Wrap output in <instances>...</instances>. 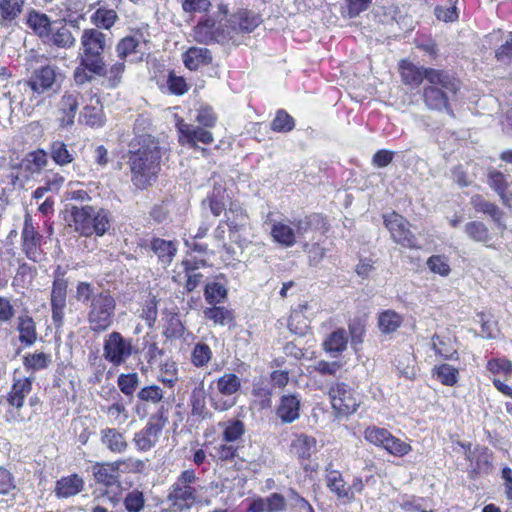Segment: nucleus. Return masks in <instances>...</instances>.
<instances>
[{
	"mask_svg": "<svg viewBox=\"0 0 512 512\" xmlns=\"http://www.w3.org/2000/svg\"><path fill=\"white\" fill-rule=\"evenodd\" d=\"M391 433L385 429L376 426L366 428L364 432L365 439L376 446L386 448V444L390 439Z\"/></svg>",
	"mask_w": 512,
	"mask_h": 512,
	"instance_id": "nucleus-51",
	"label": "nucleus"
},
{
	"mask_svg": "<svg viewBox=\"0 0 512 512\" xmlns=\"http://www.w3.org/2000/svg\"><path fill=\"white\" fill-rule=\"evenodd\" d=\"M27 25L42 40L49 37V33L53 29V22L50 18L39 11L31 10L27 16Z\"/></svg>",
	"mask_w": 512,
	"mask_h": 512,
	"instance_id": "nucleus-25",
	"label": "nucleus"
},
{
	"mask_svg": "<svg viewBox=\"0 0 512 512\" xmlns=\"http://www.w3.org/2000/svg\"><path fill=\"white\" fill-rule=\"evenodd\" d=\"M291 449L299 458L308 459L316 452L317 441L312 436L299 434L293 439Z\"/></svg>",
	"mask_w": 512,
	"mask_h": 512,
	"instance_id": "nucleus-32",
	"label": "nucleus"
},
{
	"mask_svg": "<svg viewBox=\"0 0 512 512\" xmlns=\"http://www.w3.org/2000/svg\"><path fill=\"white\" fill-rule=\"evenodd\" d=\"M16 331L19 333V342L24 346L34 345L38 339L37 327L34 319L24 312L16 318Z\"/></svg>",
	"mask_w": 512,
	"mask_h": 512,
	"instance_id": "nucleus-19",
	"label": "nucleus"
},
{
	"mask_svg": "<svg viewBox=\"0 0 512 512\" xmlns=\"http://www.w3.org/2000/svg\"><path fill=\"white\" fill-rule=\"evenodd\" d=\"M204 296L209 304L216 305L227 297V289L224 284L216 280L210 281L205 285Z\"/></svg>",
	"mask_w": 512,
	"mask_h": 512,
	"instance_id": "nucleus-42",
	"label": "nucleus"
},
{
	"mask_svg": "<svg viewBox=\"0 0 512 512\" xmlns=\"http://www.w3.org/2000/svg\"><path fill=\"white\" fill-rule=\"evenodd\" d=\"M426 82L422 93L426 107L452 114L449 100L459 90V81L446 71L430 69L426 75Z\"/></svg>",
	"mask_w": 512,
	"mask_h": 512,
	"instance_id": "nucleus-3",
	"label": "nucleus"
},
{
	"mask_svg": "<svg viewBox=\"0 0 512 512\" xmlns=\"http://www.w3.org/2000/svg\"><path fill=\"white\" fill-rule=\"evenodd\" d=\"M108 417L113 419L117 424H123L127 421L129 415L128 411L121 401H116L106 408Z\"/></svg>",
	"mask_w": 512,
	"mask_h": 512,
	"instance_id": "nucleus-64",
	"label": "nucleus"
},
{
	"mask_svg": "<svg viewBox=\"0 0 512 512\" xmlns=\"http://www.w3.org/2000/svg\"><path fill=\"white\" fill-rule=\"evenodd\" d=\"M204 317L216 325L224 326L233 320L231 311L225 307L213 305L203 311Z\"/></svg>",
	"mask_w": 512,
	"mask_h": 512,
	"instance_id": "nucleus-47",
	"label": "nucleus"
},
{
	"mask_svg": "<svg viewBox=\"0 0 512 512\" xmlns=\"http://www.w3.org/2000/svg\"><path fill=\"white\" fill-rule=\"evenodd\" d=\"M487 370L492 374L502 373L508 380L512 375V362L505 358L492 359L487 363Z\"/></svg>",
	"mask_w": 512,
	"mask_h": 512,
	"instance_id": "nucleus-62",
	"label": "nucleus"
},
{
	"mask_svg": "<svg viewBox=\"0 0 512 512\" xmlns=\"http://www.w3.org/2000/svg\"><path fill=\"white\" fill-rule=\"evenodd\" d=\"M271 236L283 247H292L296 243V233L293 227L281 221H271Z\"/></svg>",
	"mask_w": 512,
	"mask_h": 512,
	"instance_id": "nucleus-27",
	"label": "nucleus"
},
{
	"mask_svg": "<svg viewBox=\"0 0 512 512\" xmlns=\"http://www.w3.org/2000/svg\"><path fill=\"white\" fill-rule=\"evenodd\" d=\"M287 501L295 512H315L312 505L292 488L288 490Z\"/></svg>",
	"mask_w": 512,
	"mask_h": 512,
	"instance_id": "nucleus-58",
	"label": "nucleus"
},
{
	"mask_svg": "<svg viewBox=\"0 0 512 512\" xmlns=\"http://www.w3.org/2000/svg\"><path fill=\"white\" fill-rule=\"evenodd\" d=\"M81 94L78 91H66L59 103V123L62 128L71 127L74 124V119L77 114Z\"/></svg>",
	"mask_w": 512,
	"mask_h": 512,
	"instance_id": "nucleus-17",
	"label": "nucleus"
},
{
	"mask_svg": "<svg viewBox=\"0 0 512 512\" xmlns=\"http://www.w3.org/2000/svg\"><path fill=\"white\" fill-rule=\"evenodd\" d=\"M383 221L395 243L409 249L421 248L417 237L409 229L410 223L402 215L391 212L383 215Z\"/></svg>",
	"mask_w": 512,
	"mask_h": 512,
	"instance_id": "nucleus-10",
	"label": "nucleus"
},
{
	"mask_svg": "<svg viewBox=\"0 0 512 512\" xmlns=\"http://www.w3.org/2000/svg\"><path fill=\"white\" fill-rule=\"evenodd\" d=\"M151 250L158 257L159 262L164 266H168L177 254V246L173 241L154 238L150 243Z\"/></svg>",
	"mask_w": 512,
	"mask_h": 512,
	"instance_id": "nucleus-29",
	"label": "nucleus"
},
{
	"mask_svg": "<svg viewBox=\"0 0 512 512\" xmlns=\"http://www.w3.org/2000/svg\"><path fill=\"white\" fill-rule=\"evenodd\" d=\"M177 128L181 135L180 140L185 141L192 147H195L197 142L211 144L214 140L212 133L204 127L181 121L177 124Z\"/></svg>",
	"mask_w": 512,
	"mask_h": 512,
	"instance_id": "nucleus-18",
	"label": "nucleus"
},
{
	"mask_svg": "<svg viewBox=\"0 0 512 512\" xmlns=\"http://www.w3.org/2000/svg\"><path fill=\"white\" fill-rule=\"evenodd\" d=\"M161 148L150 136H141L137 143L132 142L128 151L127 164L132 183L140 189L152 184L160 171Z\"/></svg>",
	"mask_w": 512,
	"mask_h": 512,
	"instance_id": "nucleus-1",
	"label": "nucleus"
},
{
	"mask_svg": "<svg viewBox=\"0 0 512 512\" xmlns=\"http://www.w3.org/2000/svg\"><path fill=\"white\" fill-rule=\"evenodd\" d=\"M49 153L53 161L60 166L70 164L74 160V152L68 150L67 145L59 140L51 143Z\"/></svg>",
	"mask_w": 512,
	"mask_h": 512,
	"instance_id": "nucleus-41",
	"label": "nucleus"
},
{
	"mask_svg": "<svg viewBox=\"0 0 512 512\" xmlns=\"http://www.w3.org/2000/svg\"><path fill=\"white\" fill-rule=\"evenodd\" d=\"M413 363L414 359L409 352L399 355L395 359V365L399 375L410 380L414 379L416 376Z\"/></svg>",
	"mask_w": 512,
	"mask_h": 512,
	"instance_id": "nucleus-52",
	"label": "nucleus"
},
{
	"mask_svg": "<svg viewBox=\"0 0 512 512\" xmlns=\"http://www.w3.org/2000/svg\"><path fill=\"white\" fill-rule=\"evenodd\" d=\"M125 68V62L120 59H118V61L112 64L109 68L106 67V62L104 61L102 73L94 74L104 77L108 83L107 86L109 88H115L122 82V76L124 74Z\"/></svg>",
	"mask_w": 512,
	"mask_h": 512,
	"instance_id": "nucleus-36",
	"label": "nucleus"
},
{
	"mask_svg": "<svg viewBox=\"0 0 512 512\" xmlns=\"http://www.w3.org/2000/svg\"><path fill=\"white\" fill-rule=\"evenodd\" d=\"M333 409L340 415H350L359 406L358 395L345 383H336L329 390Z\"/></svg>",
	"mask_w": 512,
	"mask_h": 512,
	"instance_id": "nucleus-13",
	"label": "nucleus"
},
{
	"mask_svg": "<svg viewBox=\"0 0 512 512\" xmlns=\"http://www.w3.org/2000/svg\"><path fill=\"white\" fill-rule=\"evenodd\" d=\"M48 155L42 150L38 149L29 152L20 162L19 167L28 175L39 174L43 168L47 166Z\"/></svg>",
	"mask_w": 512,
	"mask_h": 512,
	"instance_id": "nucleus-26",
	"label": "nucleus"
},
{
	"mask_svg": "<svg viewBox=\"0 0 512 512\" xmlns=\"http://www.w3.org/2000/svg\"><path fill=\"white\" fill-rule=\"evenodd\" d=\"M52 363V357L50 354L44 352H34L28 354L23 359L24 367L27 370L38 371L49 367Z\"/></svg>",
	"mask_w": 512,
	"mask_h": 512,
	"instance_id": "nucleus-43",
	"label": "nucleus"
},
{
	"mask_svg": "<svg viewBox=\"0 0 512 512\" xmlns=\"http://www.w3.org/2000/svg\"><path fill=\"white\" fill-rule=\"evenodd\" d=\"M140 37L129 35L122 38L115 47L118 59L126 61V59L139 52Z\"/></svg>",
	"mask_w": 512,
	"mask_h": 512,
	"instance_id": "nucleus-39",
	"label": "nucleus"
},
{
	"mask_svg": "<svg viewBox=\"0 0 512 512\" xmlns=\"http://www.w3.org/2000/svg\"><path fill=\"white\" fill-rule=\"evenodd\" d=\"M372 0H345L341 7L342 14L349 18L357 17L361 12L368 9Z\"/></svg>",
	"mask_w": 512,
	"mask_h": 512,
	"instance_id": "nucleus-60",
	"label": "nucleus"
},
{
	"mask_svg": "<svg viewBox=\"0 0 512 512\" xmlns=\"http://www.w3.org/2000/svg\"><path fill=\"white\" fill-rule=\"evenodd\" d=\"M245 433V425L241 420L233 419L224 423L223 439L227 442H234Z\"/></svg>",
	"mask_w": 512,
	"mask_h": 512,
	"instance_id": "nucleus-55",
	"label": "nucleus"
},
{
	"mask_svg": "<svg viewBox=\"0 0 512 512\" xmlns=\"http://www.w3.org/2000/svg\"><path fill=\"white\" fill-rule=\"evenodd\" d=\"M427 266L433 273L441 276H447L451 271L446 257L442 255H433L429 257L427 260Z\"/></svg>",
	"mask_w": 512,
	"mask_h": 512,
	"instance_id": "nucleus-63",
	"label": "nucleus"
},
{
	"mask_svg": "<svg viewBox=\"0 0 512 512\" xmlns=\"http://www.w3.org/2000/svg\"><path fill=\"white\" fill-rule=\"evenodd\" d=\"M137 350L131 338H125L120 332L113 331L104 339L103 357L114 366H120Z\"/></svg>",
	"mask_w": 512,
	"mask_h": 512,
	"instance_id": "nucleus-8",
	"label": "nucleus"
},
{
	"mask_svg": "<svg viewBox=\"0 0 512 512\" xmlns=\"http://www.w3.org/2000/svg\"><path fill=\"white\" fill-rule=\"evenodd\" d=\"M401 323V316L391 310L382 312L378 317L379 329L385 334L395 332L400 327Z\"/></svg>",
	"mask_w": 512,
	"mask_h": 512,
	"instance_id": "nucleus-44",
	"label": "nucleus"
},
{
	"mask_svg": "<svg viewBox=\"0 0 512 512\" xmlns=\"http://www.w3.org/2000/svg\"><path fill=\"white\" fill-rule=\"evenodd\" d=\"M230 18L231 22L237 26V32L241 39L245 34H249L257 28L262 21L259 14L247 9L239 10L232 14Z\"/></svg>",
	"mask_w": 512,
	"mask_h": 512,
	"instance_id": "nucleus-22",
	"label": "nucleus"
},
{
	"mask_svg": "<svg viewBox=\"0 0 512 512\" xmlns=\"http://www.w3.org/2000/svg\"><path fill=\"white\" fill-rule=\"evenodd\" d=\"M471 204L477 212L489 215L497 224L501 223L504 213L496 204L485 200L478 194L471 197Z\"/></svg>",
	"mask_w": 512,
	"mask_h": 512,
	"instance_id": "nucleus-35",
	"label": "nucleus"
},
{
	"mask_svg": "<svg viewBox=\"0 0 512 512\" xmlns=\"http://www.w3.org/2000/svg\"><path fill=\"white\" fill-rule=\"evenodd\" d=\"M195 38L198 42L205 44L217 42L238 45L241 42L237 26L231 22V18L227 19L225 23L220 21L218 25L213 19L207 18L196 26Z\"/></svg>",
	"mask_w": 512,
	"mask_h": 512,
	"instance_id": "nucleus-6",
	"label": "nucleus"
},
{
	"mask_svg": "<svg viewBox=\"0 0 512 512\" xmlns=\"http://www.w3.org/2000/svg\"><path fill=\"white\" fill-rule=\"evenodd\" d=\"M42 238V235L26 220L21 234L22 252L29 260L36 263L41 262L45 257V253L41 248Z\"/></svg>",
	"mask_w": 512,
	"mask_h": 512,
	"instance_id": "nucleus-15",
	"label": "nucleus"
},
{
	"mask_svg": "<svg viewBox=\"0 0 512 512\" xmlns=\"http://www.w3.org/2000/svg\"><path fill=\"white\" fill-rule=\"evenodd\" d=\"M140 384L139 375L136 372L120 374L117 379L119 390L126 396L131 397L136 392Z\"/></svg>",
	"mask_w": 512,
	"mask_h": 512,
	"instance_id": "nucleus-49",
	"label": "nucleus"
},
{
	"mask_svg": "<svg viewBox=\"0 0 512 512\" xmlns=\"http://www.w3.org/2000/svg\"><path fill=\"white\" fill-rule=\"evenodd\" d=\"M183 62L189 70H197L200 66L212 62L210 50L203 47H191L183 54Z\"/></svg>",
	"mask_w": 512,
	"mask_h": 512,
	"instance_id": "nucleus-28",
	"label": "nucleus"
},
{
	"mask_svg": "<svg viewBox=\"0 0 512 512\" xmlns=\"http://www.w3.org/2000/svg\"><path fill=\"white\" fill-rule=\"evenodd\" d=\"M75 37L71 30L66 25H61L58 28L53 27L43 43L55 45L58 48L69 49L75 45Z\"/></svg>",
	"mask_w": 512,
	"mask_h": 512,
	"instance_id": "nucleus-30",
	"label": "nucleus"
},
{
	"mask_svg": "<svg viewBox=\"0 0 512 512\" xmlns=\"http://www.w3.org/2000/svg\"><path fill=\"white\" fill-rule=\"evenodd\" d=\"M241 388V379L232 373H227L221 376L217 380V389L218 391L225 395L231 396L238 392Z\"/></svg>",
	"mask_w": 512,
	"mask_h": 512,
	"instance_id": "nucleus-46",
	"label": "nucleus"
},
{
	"mask_svg": "<svg viewBox=\"0 0 512 512\" xmlns=\"http://www.w3.org/2000/svg\"><path fill=\"white\" fill-rule=\"evenodd\" d=\"M83 486V479L77 474H73L58 480L55 491L58 497L67 498L78 494Z\"/></svg>",
	"mask_w": 512,
	"mask_h": 512,
	"instance_id": "nucleus-31",
	"label": "nucleus"
},
{
	"mask_svg": "<svg viewBox=\"0 0 512 512\" xmlns=\"http://www.w3.org/2000/svg\"><path fill=\"white\" fill-rule=\"evenodd\" d=\"M92 472L96 483L105 487L102 496H107L114 504L117 503L122 491L119 464H114V462L96 463L92 467Z\"/></svg>",
	"mask_w": 512,
	"mask_h": 512,
	"instance_id": "nucleus-7",
	"label": "nucleus"
},
{
	"mask_svg": "<svg viewBox=\"0 0 512 512\" xmlns=\"http://www.w3.org/2000/svg\"><path fill=\"white\" fill-rule=\"evenodd\" d=\"M432 349L444 359H456L457 349L450 337L435 334L432 337Z\"/></svg>",
	"mask_w": 512,
	"mask_h": 512,
	"instance_id": "nucleus-37",
	"label": "nucleus"
},
{
	"mask_svg": "<svg viewBox=\"0 0 512 512\" xmlns=\"http://www.w3.org/2000/svg\"><path fill=\"white\" fill-rule=\"evenodd\" d=\"M32 381L30 378H23L16 380L7 396V402L10 405V410L6 414L7 421L22 422L29 417L21 413L26 396L31 392Z\"/></svg>",
	"mask_w": 512,
	"mask_h": 512,
	"instance_id": "nucleus-12",
	"label": "nucleus"
},
{
	"mask_svg": "<svg viewBox=\"0 0 512 512\" xmlns=\"http://www.w3.org/2000/svg\"><path fill=\"white\" fill-rule=\"evenodd\" d=\"M110 38L97 28L84 29L80 38L81 64L91 73H102L104 65V52L108 47Z\"/></svg>",
	"mask_w": 512,
	"mask_h": 512,
	"instance_id": "nucleus-5",
	"label": "nucleus"
},
{
	"mask_svg": "<svg viewBox=\"0 0 512 512\" xmlns=\"http://www.w3.org/2000/svg\"><path fill=\"white\" fill-rule=\"evenodd\" d=\"M212 358V350L205 343H197L192 351L191 360L196 367L206 366Z\"/></svg>",
	"mask_w": 512,
	"mask_h": 512,
	"instance_id": "nucleus-57",
	"label": "nucleus"
},
{
	"mask_svg": "<svg viewBox=\"0 0 512 512\" xmlns=\"http://www.w3.org/2000/svg\"><path fill=\"white\" fill-rule=\"evenodd\" d=\"M165 398V391L156 384L146 385L137 392L138 403L136 404V413L140 415L141 408L148 406H162L161 403Z\"/></svg>",
	"mask_w": 512,
	"mask_h": 512,
	"instance_id": "nucleus-21",
	"label": "nucleus"
},
{
	"mask_svg": "<svg viewBox=\"0 0 512 512\" xmlns=\"http://www.w3.org/2000/svg\"><path fill=\"white\" fill-rule=\"evenodd\" d=\"M75 297L87 306V321L91 331L104 332L113 324L116 301L109 290L97 288L88 282H79Z\"/></svg>",
	"mask_w": 512,
	"mask_h": 512,
	"instance_id": "nucleus-2",
	"label": "nucleus"
},
{
	"mask_svg": "<svg viewBox=\"0 0 512 512\" xmlns=\"http://www.w3.org/2000/svg\"><path fill=\"white\" fill-rule=\"evenodd\" d=\"M158 300L155 296H149L142 307L140 317L145 320L149 328H153L158 316Z\"/></svg>",
	"mask_w": 512,
	"mask_h": 512,
	"instance_id": "nucleus-56",
	"label": "nucleus"
},
{
	"mask_svg": "<svg viewBox=\"0 0 512 512\" xmlns=\"http://www.w3.org/2000/svg\"><path fill=\"white\" fill-rule=\"evenodd\" d=\"M347 343V332L344 329H337L327 337L323 345L327 352L334 353V356H337L346 349Z\"/></svg>",
	"mask_w": 512,
	"mask_h": 512,
	"instance_id": "nucleus-38",
	"label": "nucleus"
},
{
	"mask_svg": "<svg viewBox=\"0 0 512 512\" xmlns=\"http://www.w3.org/2000/svg\"><path fill=\"white\" fill-rule=\"evenodd\" d=\"M64 80V74L56 65L46 64L35 69L28 81L30 88L38 93L57 92Z\"/></svg>",
	"mask_w": 512,
	"mask_h": 512,
	"instance_id": "nucleus-9",
	"label": "nucleus"
},
{
	"mask_svg": "<svg viewBox=\"0 0 512 512\" xmlns=\"http://www.w3.org/2000/svg\"><path fill=\"white\" fill-rule=\"evenodd\" d=\"M80 119H83L85 124L91 127H100L104 123L102 110L97 107L86 106L80 114Z\"/></svg>",
	"mask_w": 512,
	"mask_h": 512,
	"instance_id": "nucleus-61",
	"label": "nucleus"
},
{
	"mask_svg": "<svg viewBox=\"0 0 512 512\" xmlns=\"http://www.w3.org/2000/svg\"><path fill=\"white\" fill-rule=\"evenodd\" d=\"M25 0H0V24L10 25L23 11Z\"/></svg>",
	"mask_w": 512,
	"mask_h": 512,
	"instance_id": "nucleus-34",
	"label": "nucleus"
},
{
	"mask_svg": "<svg viewBox=\"0 0 512 512\" xmlns=\"http://www.w3.org/2000/svg\"><path fill=\"white\" fill-rule=\"evenodd\" d=\"M294 126V119L284 110H278L271 123V129L275 132H289Z\"/></svg>",
	"mask_w": 512,
	"mask_h": 512,
	"instance_id": "nucleus-59",
	"label": "nucleus"
},
{
	"mask_svg": "<svg viewBox=\"0 0 512 512\" xmlns=\"http://www.w3.org/2000/svg\"><path fill=\"white\" fill-rule=\"evenodd\" d=\"M75 231L85 237L92 235L103 236L110 228L112 215L104 208L85 205L82 207L72 206Z\"/></svg>",
	"mask_w": 512,
	"mask_h": 512,
	"instance_id": "nucleus-4",
	"label": "nucleus"
},
{
	"mask_svg": "<svg viewBox=\"0 0 512 512\" xmlns=\"http://www.w3.org/2000/svg\"><path fill=\"white\" fill-rule=\"evenodd\" d=\"M168 422V417L164 407L158 409L153 414L146 426L134 435V443L138 450L148 451L154 447L159 439V436Z\"/></svg>",
	"mask_w": 512,
	"mask_h": 512,
	"instance_id": "nucleus-11",
	"label": "nucleus"
},
{
	"mask_svg": "<svg viewBox=\"0 0 512 512\" xmlns=\"http://www.w3.org/2000/svg\"><path fill=\"white\" fill-rule=\"evenodd\" d=\"M123 504L128 512H141L145 507V497L142 491L133 489L123 499Z\"/></svg>",
	"mask_w": 512,
	"mask_h": 512,
	"instance_id": "nucleus-53",
	"label": "nucleus"
},
{
	"mask_svg": "<svg viewBox=\"0 0 512 512\" xmlns=\"http://www.w3.org/2000/svg\"><path fill=\"white\" fill-rule=\"evenodd\" d=\"M465 233L476 242L487 243L491 240L487 226L480 221H471L465 225Z\"/></svg>",
	"mask_w": 512,
	"mask_h": 512,
	"instance_id": "nucleus-50",
	"label": "nucleus"
},
{
	"mask_svg": "<svg viewBox=\"0 0 512 512\" xmlns=\"http://www.w3.org/2000/svg\"><path fill=\"white\" fill-rule=\"evenodd\" d=\"M458 370L449 364H442L434 368V375L446 386H453L458 381Z\"/></svg>",
	"mask_w": 512,
	"mask_h": 512,
	"instance_id": "nucleus-54",
	"label": "nucleus"
},
{
	"mask_svg": "<svg viewBox=\"0 0 512 512\" xmlns=\"http://www.w3.org/2000/svg\"><path fill=\"white\" fill-rule=\"evenodd\" d=\"M114 9L99 7L91 16L92 23L98 28L109 30L118 20Z\"/></svg>",
	"mask_w": 512,
	"mask_h": 512,
	"instance_id": "nucleus-40",
	"label": "nucleus"
},
{
	"mask_svg": "<svg viewBox=\"0 0 512 512\" xmlns=\"http://www.w3.org/2000/svg\"><path fill=\"white\" fill-rule=\"evenodd\" d=\"M487 178L488 185L499 195L501 199H504L508 188L506 176L502 172L491 167L487 170Z\"/></svg>",
	"mask_w": 512,
	"mask_h": 512,
	"instance_id": "nucleus-48",
	"label": "nucleus"
},
{
	"mask_svg": "<svg viewBox=\"0 0 512 512\" xmlns=\"http://www.w3.org/2000/svg\"><path fill=\"white\" fill-rule=\"evenodd\" d=\"M205 389L204 383L200 382L197 387H195L191 393V413L193 416H198L204 418L207 414L205 407Z\"/></svg>",
	"mask_w": 512,
	"mask_h": 512,
	"instance_id": "nucleus-45",
	"label": "nucleus"
},
{
	"mask_svg": "<svg viewBox=\"0 0 512 512\" xmlns=\"http://www.w3.org/2000/svg\"><path fill=\"white\" fill-rule=\"evenodd\" d=\"M67 297V281L62 277H55L51 291L52 320L56 327L63 325Z\"/></svg>",
	"mask_w": 512,
	"mask_h": 512,
	"instance_id": "nucleus-16",
	"label": "nucleus"
},
{
	"mask_svg": "<svg viewBox=\"0 0 512 512\" xmlns=\"http://www.w3.org/2000/svg\"><path fill=\"white\" fill-rule=\"evenodd\" d=\"M167 500L174 512H186L198 502L199 493L195 487L172 484L168 490Z\"/></svg>",
	"mask_w": 512,
	"mask_h": 512,
	"instance_id": "nucleus-14",
	"label": "nucleus"
},
{
	"mask_svg": "<svg viewBox=\"0 0 512 512\" xmlns=\"http://www.w3.org/2000/svg\"><path fill=\"white\" fill-rule=\"evenodd\" d=\"M325 479L327 487L339 500L345 504L353 502L352 492L339 471L327 469Z\"/></svg>",
	"mask_w": 512,
	"mask_h": 512,
	"instance_id": "nucleus-23",
	"label": "nucleus"
},
{
	"mask_svg": "<svg viewBox=\"0 0 512 512\" xmlns=\"http://www.w3.org/2000/svg\"><path fill=\"white\" fill-rule=\"evenodd\" d=\"M100 443L110 452L122 454L128 448L124 433L116 428L106 427L100 430Z\"/></svg>",
	"mask_w": 512,
	"mask_h": 512,
	"instance_id": "nucleus-20",
	"label": "nucleus"
},
{
	"mask_svg": "<svg viewBox=\"0 0 512 512\" xmlns=\"http://www.w3.org/2000/svg\"><path fill=\"white\" fill-rule=\"evenodd\" d=\"M300 399L296 394L283 395L276 414L283 423H292L299 418Z\"/></svg>",
	"mask_w": 512,
	"mask_h": 512,
	"instance_id": "nucleus-24",
	"label": "nucleus"
},
{
	"mask_svg": "<svg viewBox=\"0 0 512 512\" xmlns=\"http://www.w3.org/2000/svg\"><path fill=\"white\" fill-rule=\"evenodd\" d=\"M401 77L406 85L418 86L426 80L427 72L431 68L417 67L410 62L403 61L400 65Z\"/></svg>",
	"mask_w": 512,
	"mask_h": 512,
	"instance_id": "nucleus-33",
	"label": "nucleus"
}]
</instances>
